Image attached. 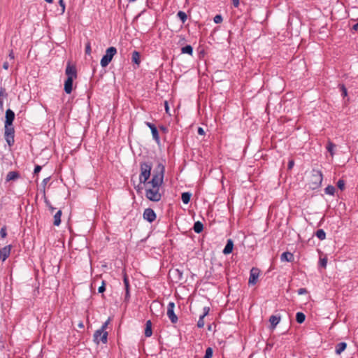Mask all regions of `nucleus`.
I'll return each mask as SVG.
<instances>
[{"label":"nucleus","instance_id":"obj_13","mask_svg":"<svg viewBox=\"0 0 358 358\" xmlns=\"http://www.w3.org/2000/svg\"><path fill=\"white\" fill-rule=\"evenodd\" d=\"M280 321V316L278 315L270 316V330H273Z\"/></svg>","mask_w":358,"mask_h":358},{"label":"nucleus","instance_id":"obj_5","mask_svg":"<svg viewBox=\"0 0 358 358\" xmlns=\"http://www.w3.org/2000/svg\"><path fill=\"white\" fill-rule=\"evenodd\" d=\"M117 53V49L115 47H110L108 48L106 51V54L103 56V57L101 59V65L102 67L107 66L109 63L111 62L113 57L114 55Z\"/></svg>","mask_w":358,"mask_h":358},{"label":"nucleus","instance_id":"obj_42","mask_svg":"<svg viewBox=\"0 0 358 358\" xmlns=\"http://www.w3.org/2000/svg\"><path fill=\"white\" fill-rule=\"evenodd\" d=\"M105 286H106L105 281H102L101 285L99 287V289H98L99 293H103L106 290Z\"/></svg>","mask_w":358,"mask_h":358},{"label":"nucleus","instance_id":"obj_25","mask_svg":"<svg viewBox=\"0 0 358 358\" xmlns=\"http://www.w3.org/2000/svg\"><path fill=\"white\" fill-rule=\"evenodd\" d=\"M192 194L189 192H183L181 195V199L185 204H187L190 201Z\"/></svg>","mask_w":358,"mask_h":358},{"label":"nucleus","instance_id":"obj_14","mask_svg":"<svg viewBox=\"0 0 358 358\" xmlns=\"http://www.w3.org/2000/svg\"><path fill=\"white\" fill-rule=\"evenodd\" d=\"M74 79L67 78L64 83V91L66 94H70L73 90V81Z\"/></svg>","mask_w":358,"mask_h":358},{"label":"nucleus","instance_id":"obj_29","mask_svg":"<svg viewBox=\"0 0 358 358\" xmlns=\"http://www.w3.org/2000/svg\"><path fill=\"white\" fill-rule=\"evenodd\" d=\"M335 147H336V145L331 141H329L327 145V149L329 152V153L331 156H333L334 155V150Z\"/></svg>","mask_w":358,"mask_h":358},{"label":"nucleus","instance_id":"obj_1","mask_svg":"<svg viewBox=\"0 0 358 358\" xmlns=\"http://www.w3.org/2000/svg\"><path fill=\"white\" fill-rule=\"evenodd\" d=\"M4 138L8 145L11 147L15 143V129L13 122L15 119V113L11 109H7L5 115Z\"/></svg>","mask_w":358,"mask_h":358},{"label":"nucleus","instance_id":"obj_17","mask_svg":"<svg viewBox=\"0 0 358 358\" xmlns=\"http://www.w3.org/2000/svg\"><path fill=\"white\" fill-rule=\"evenodd\" d=\"M20 175L17 171H10L8 173V174L6 176V181L9 182L11 180H15L20 178Z\"/></svg>","mask_w":358,"mask_h":358},{"label":"nucleus","instance_id":"obj_48","mask_svg":"<svg viewBox=\"0 0 358 358\" xmlns=\"http://www.w3.org/2000/svg\"><path fill=\"white\" fill-rule=\"evenodd\" d=\"M298 294L299 295L306 294L308 292L307 289L306 288H300L297 291Z\"/></svg>","mask_w":358,"mask_h":358},{"label":"nucleus","instance_id":"obj_20","mask_svg":"<svg viewBox=\"0 0 358 358\" xmlns=\"http://www.w3.org/2000/svg\"><path fill=\"white\" fill-rule=\"evenodd\" d=\"M131 61L133 63H134L137 66H139V64L141 63V55L138 51L134 50L132 52Z\"/></svg>","mask_w":358,"mask_h":358},{"label":"nucleus","instance_id":"obj_26","mask_svg":"<svg viewBox=\"0 0 358 358\" xmlns=\"http://www.w3.org/2000/svg\"><path fill=\"white\" fill-rule=\"evenodd\" d=\"M181 52L183 54H188L189 55H192L193 48L190 45H187L182 48Z\"/></svg>","mask_w":358,"mask_h":358},{"label":"nucleus","instance_id":"obj_3","mask_svg":"<svg viewBox=\"0 0 358 358\" xmlns=\"http://www.w3.org/2000/svg\"><path fill=\"white\" fill-rule=\"evenodd\" d=\"M152 166L150 162L141 163V174L139 176V180L141 183H145L150 178Z\"/></svg>","mask_w":358,"mask_h":358},{"label":"nucleus","instance_id":"obj_12","mask_svg":"<svg viewBox=\"0 0 358 358\" xmlns=\"http://www.w3.org/2000/svg\"><path fill=\"white\" fill-rule=\"evenodd\" d=\"M259 275V270L257 268H252L250 273V278L248 280L249 285H255Z\"/></svg>","mask_w":358,"mask_h":358},{"label":"nucleus","instance_id":"obj_52","mask_svg":"<svg viewBox=\"0 0 358 358\" xmlns=\"http://www.w3.org/2000/svg\"><path fill=\"white\" fill-rule=\"evenodd\" d=\"M231 1L234 7H238L239 6V0H231Z\"/></svg>","mask_w":358,"mask_h":358},{"label":"nucleus","instance_id":"obj_27","mask_svg":"<svg viewBox=\"0 0 358 358\" xmlns=\"http://www.w3.org/2000/svg\"><path fill=\"white\" fill-rule=\"evenodd\" d=\"M305 319H306V315L303 313L298 312L296 313V320L298 323L302 324L305 321Z\"/></svg>","mask_w":358,"mask_h":358},{"label":"nucleus","instance_id":"obj_31","mask_svg":"<svg viewBox=\"0 0 358 358\" xmlns=\"http://www.w3.org/2000/svg\"><path fill=\"white\" fill-rule=\"evenodd\" d=\"M155 308H160L163 309V306L162 303L157 302V301H153L150 306V310L153 313V309Z\"/></svg>","mask_w":358,"mask_h":358},{"label":"nucleus","instance_id":"obj_50","mask_svg":"<svg viewBox=\"0 0 358 358\" xmlns=\"http://www.w3.org/2000/svg\"><path fill=\"white\" fill-rule=\"evenodd\" d=\"M42 167L39 165H36L34 168V174H36L38 173H39L41 170Z\"/></svg>","mask_w":358,"mask_h":358},{"label":"nucleus","instance_id":"obj_11","mask_svg":"<svg viewBox=\"0 0 358 358\" xmlns=\"http://www.w3.org/2000/svg\"><path fill=\"white\" fill-rule=\"evenodd\" d=\"M156 213L152 208H146L143 212V218L149 222H152L156 220Z\"/></svg>","mask_w":358,"mask_h":358},{"label":"nucleus","instance_id":"obj_61","mask_svg":"<svg viewBox=\"0 0 358 358\" xmlns=\"http://www.w3.org/2000/svg\"><path fill=\"white\" fill-rule=\"evenodd\" d=\"M266 348L268 346V342H266Z\"/></svg>","mask_w":358,"mask_h":358},{"label":"nucleus","instance_id":"obj_64","mask_svg":"<svg viewBox=\"0 0 358 358\" xmlns=\"http://www.w3.org/2000/svg\"><path fill=\"white\" fill-rule=\"evenodd\" d=\"M268 11H267V13H266V15L268 16Z\"/></svg>","mask_w":358,"mask_h":358},{"label":"nucleus","instance_id":"obj_43","mask_svg":"<svg viewBox=\"0 0 358 358\" xmlns=\"http://www.w3.org/2000/svg\"><path fill=\"white\" fill-rule=\"evenodd\" d=\"M320 264L322 267L326 268L327 264V258L320 259Z\"/></svg>","mask_w":358,"mask_h":358},{"label":"nucleus","instance_id":"obj_22","mask_svg":"<svg viewBox=\"0 0 358 358\" xmlns=\"http://www.w3.org/2000/svg\"><path fill=\"white\" fill-rule=\"evenodd\" d=\"M346 347L347 344L345 342L338 343L336 346V353L337 355H341L346 349Z\"/></svg>","mask_w":358,"mask_h":358},{"label":"nucleus","instance_id":"obj_23","mask_svg":"<svg viewBox=\"0 0 358 358\" xmlns=\"http://www.w3.org/2000/svg\"><path fill=\"white\" fill-rule=\"evenodd\" d=\"M62 210H58L54 215L53 224L55 226H59L61 223Z\"/></svg>","mask_w":358,"mask_h":358},{"label":"nucleus","instance_id":"obj_45","mask_svg":"<svg viewBox=\"0 0 358 358\" xmlns=\"http://www.w3.org/2000/svg\"><path fill=\"white\" fill-rule=\"evenodd\" d=\"M341 92H342V95L343 96H346L347 94H348V92H347V89H346V87H345L344 85H341Z\"/></svg>","mask_w":358,"mask_h":358},{"label":"nucleus","instance_id":"obj_6","mask_svg":"<svg viewBox=\"0 0 358 358\" xmlns=\"http://www.w3.org/2000/svg\"><path fill=\"white\" fill-rule=\"evenodd\" d=\"M323 179V176L321 171L319 170H313L312 176H311V188L313 189H317L320 187Z\"/></svg>","mask_w":358,"mask_h":358},{"label":"nucleus","instance_id":"obj_33","mask_svg":"<svg viewBox=\"0 0 358 358\" xmlns=\"http://www.w3.org/2000/svg\"><path fill=\"white\" fill-rule=\"evenodd\" d=\"M8 94L6 93V89L3 87L0 88V99H6Z\"/></svg>","mask_w":358,"mask_h":358},{"label":"nucleus","instance_id":"obj_54","mask_svg":"<svg viewBox=\"0 0 358 358\" xmlns=\"http://www.w3.org/2000/svg\"><path fill=\"white\" fill-rule=\"evenodd\" d=\"M9 67V64H8V62H5L3 64V68L6 70H7Z\"/></svg>","mask_w":358,"mask_h":358},{"label":"nucleus","instance_id":"obj_55","mask_svg":"<svg viewBox=\"0 0 358 358\" xmlns=\"http://www.w3.org/2000/svg\"><path fill=\"white\" fill-rule=\"evenodd\" d=\"M165 110H166V112L168 113L169 112V106H168V102L166 101L165 103Z\"/></svg>","mask_w":358,"mask_h":358},{"label":"nucleus","instance_id":"obj_63","mask_svg":"<svg viewBox=\"0 0 358 358\" xmlns=\"http://www.w3.org/2000/svg\"><path fill=\"white\" fill-rule=\"evenodd\" d=\"M136 0H129V1L131 2V1H135Z\"/></svg>","mask_w":358,"mask_h":358},{"label":"nucleus","instance_id":"obj_56","mask_svg":"<svg viewBox=\"0 0 358 358\" xmlns=\"http://www.w3.org/2000/svg\"><path fill=\"white\" fill-rule=\"evenodd\" d=\"M0 108L1 110H3V99H0Z\"/></svg>","mask_w":358,"mask_h":358},{"label":"nucleus","instance_id":"obj_40","mask_svg":"<svg viewBox=\"0 0 358 358\" xmlns=\"http://www.w3.org/2000/svg\"><path fill=\"white\" fill-rule=\"evenodd\" d=\"M45 203L46 206L48 207L49 210L51 211V213H53L55 208L51 205L50 202L47 199H45Z\"/></svg>","mask_w":358,"mask_h":358},{"label":"nucleus","instance_id":"obj_10","mask_svg":"<svg viewBox=\"0 0 358 358\" xmlns=\"http://www.w3.org/2000/svg\"><path fill=\"white\" fill-rule=\"evenodd\" d=\"M145 124L150 129L153 139L155 141V142L157 144H159L160 138L159 136L158 130H157V127H155V125L149 122H145Z\"/></svg>","mask_w":358,"mask_h":358},{"label":"nucleus","instance_id":"obj_16","mask_svg":"<svg viewBox=\"0 0 358 358\" xmlns=\"http://www.w3.org/2000/svg\"><path fill=\"white\" fill-rule=\"evenodd\" d=\"M233 248H234L233 241L231 239H228L222 252L224 255H229L232 252Z\"/></svg>","mask_w":358,"mask_h":358},{"label":"nucleus","instance_id":"obj_53","mask_svg":"<svg viewBox=\"0 0 358 358\" xmlns=\"http://www.w3.org/2000/svg\"><path fill=\"white\" fill-rule=\"evenodd\" d=\"M159 129L161 131H162L164 133L167 132V131H168L167 128L163 125L160 126Z\"/></svg>","mask_w":358,"mask_h":358},{"label":"nucleus","instance_id":"obj_49","mask_svg":"<svg viewBox=\"0 0 358 358\" xmlns=\"http://www.w3.org/2000/svg\"><path fill=\"white\" fill-rule=\"evenodd\" d=\"M209 311H210V308L209 307H204L203 308V313L201 315H203V317H206L208 313H209Z\"/></svg>","mask_w":358,"mask_h":358},{"label":"nucleus","instance_id":"obj_21","mask_svg":"<svg viewBox=\"0 0 358 358\" xmlns=\"http://www.w3.org/2000/svg\"><path fill=\"white\" fill-rule=\"evenodd\" d=\"M152 334V322L150 320H148L145 323V336L146 337H150Z\"/></svg>","mask_w":358,"mask_h":358},{"label":"nucleus","instance_id":"obj_32","mask_svg":"<svg viewBox=\"0 0 358 358\" xmlns=\"http://www.w3.org/2000/svg\"><path fill=\"white\" fill-rule=\"evenodd\" d=\"M178 17L182 21V23H185L187 19V14L183 11H179L177 14Z\"/></svg>","mask_w":358,"mask_h":358},{"label":"nucleus","instance_id":"obj_62","mask_svg":"<svg viewBox=\"0 0 358 358\" xmlns=\"http://www.w3.org/2000/svg\"><path fill=\"white\" fill-rule=\"evenodd\" d=\"M266 224H268V217L266 218Z\"/></svg>","mask_w":358,"mask_h":358},{"label":"nucleus","instance_id":"obj_57","mask_svg":"<svg viewBox=\"0 0 358 358\" xmlns=\"http://www.w3.org/2000/svg\"><path fill=\"white\" fill-rule=\"evenodd\" d=\"M352 29L355 31H357L358 30V22L356 23L353 27H352Z\"/></svg>","mask_w":358,"mask_h":358},{"label":"nucleus","instance_id":"obj_60","mask_svg":"<svg viewBox=\"0 0 358 358\" xmlns=\"http://www.w3.org/2000/svg\"><path fill=\"white\" fill-rule=\"evenodd\" d=\"M45 1L48 3H52L53 1V0H45Z\"/></svg>","mask_w":358,"mask_h":358},{"label":"nucleus","instance_id":"obj_15","mask_svg":"<svg viewBox=\"0 0 358 358\" xmlns=\"http://www.w3.org/2000/svg\"><path fill=\"white\" fill-rule=\"evenodd\" d=\"M10 247L6 246L1 250H0V259H2L3 261H5L10 255Z\"/></svg>","mask_w":358,"mask_h":358},{"label":"nucleus","instance_id":"obj_46","mask_svg":"<svg viewBox=\"0 0 358 358\" xmlns=\"http://www.w3.org/2000/svg\"><path fill=\"white\" fill-rule=\"evenodd\" d=\"M50 180V177H48V178H45L43 179V182H42V185H43V193L45 194V187L47 184V182Z\"/></svg>","mask_w":358,"mask_h":358},{"label":"nucleus","instance_id":"obj_41","mask_svg":"<svg viewBox=\"0 0 358 358\" xmlns=\"http://www.w3.org/2000/svg\"><path fill=\"white\" fill-rule=\"evenodd\" d=\"M0 235L2 238H5L7 236L6 227H3L0 230Z\"/></svg>","mask_w":358,"mask_h":358},{"label":"nucleus","instance_id":"obj_34","mask_svg":"<svg viewBox=\"0 0 358 358\" xmlns=\"http://www.w3.org/2000/svg\"><path fill=\"white\" fill-rule=\"evenodd\" d=\"M204 317L203 315H200L199 319L197 322V327L199 328H203L204 327Z\"/></svg>","mask_w":358,"mask_h":358},{"label":"nucleus","instance_id":"obj_47","mask_svg":"<svg viewBox=\"0 0 358 358\" xmlns=\"http://www.w3.org/2000/svg\"><path fill=\"white\" fill-rule=\"evenodd\" d=\"M294 165V161L293 159H290L288 162L287 169L291 170L293 168Z\"/></svg>","mask_w":358,"mask_h":358},{"label":"nucleus","instance_id":"obj_2","mask_svg":"<svg viewBox=\"0 0 358 358\" xmlns=\"http://www.w3.org/2000/svg\"><path fill=\"white\" fill-rule=\"evenodd\" d=\"M165 167L163 164H159L157 167L156 173L152 176V180L148 182L150 187H160L163 183Z\"/></svg>","mask_w":358,"mask_h":358},{"label":"nucleus","instance_id":"obj_44","mask_svg":"<svg viewBox=\"0 0 358 358\" xmlns=\"http://www.w3.org/2000/svg\"><path fill=\"white\" fill-rule=\"evenodd\" d=\"M110 322V318L108 319L101 326V327L99 329H103V331H106V329L107 328L108 324Z\"/></svg>","mask_w":358,"mask_h":358},{"label":"nucleus","instance_id":"obj_8","mask_svg":"<svg viewBox=\"0 0 358 358\" xmlns=\"http://www.w3.org/2000/svg\"><path fill=\"white\" fill-rule=\"evenodd\" d=\"M175 303L173 302H169L167 306V316L170 319L173 324H176L178 322V317L174 313Z\"/></svg>","mask_w":358,"mask_h":358},{"label":"nucleus","instance_id":"obj_38","mask_svg":"<svg viewBox=\"0 0 358 358\" xmlns=\"http://www.w3.org/2000/svg\"><path fill=\"white\" fill-rule=\"evenodd\" d=\"M59 4L61 7V13L63 14L65 11V7H66V4H65V2L64 0H59Z\"/></svg>","mask_w":358,"mask_h":358},{"label":"nucleus","instance_id":"obj_35","mask_svg":"<svg viewBox=\"0 0 358 358\" xmlns=\"http://www.w3.org/2000/svg\"><path fill=\"white\" fill-rule=\"evenodd\" d=\"M213 356V349L208 348L206 350V354L203 358H211Z\"/></svg>","mask_w":358,"mask_h":358},{"label":"nucleus","instance_id":"obj_19","mask_svg":"<svg viewBox=\"0 0 358 358\" xmlns=\"http://www.w3.org/2000/svg\"><path fill=\"white\" fill-rule=\"evenodd\" d=\"M280 259L282 261L292 262L294 261V255L289 252H284L280 256Z\"/></svg>","mask_w":358,"mask_h":358},{"label":"nucleus","instance_id":"obj_39","mask_svg":"<svg viewBox=\"0 0 358 358\" xmlns=\"http://www.w3.org/2000/svg\"><path fill=\"white\" fill-rule=\"evenodd\" d=\"M91 44L90 42H87L85 45V54L90 55L91 54Z\"/></svg>","mask_w":358,"mask_h":358},{"label":"nucleus","instance_id":"obj_51","mask_svg":"<svg viewBox=\"0 0 358 358\" xmlns=\"http://www.w3.org/2000/svg\"><path fill=\"white\" fill-rule=\"evenodd\" d=\"M197 131L199 135H203L205 134L204 130L202 127H199Z\"/></svg>","mask_w":358,"mask_h":358},{"label":"nucleus","instance_id":"obj_18","mask_svg":"<svg viewBox=\"0 0 358 358\" xmlns=\"http://www.w3.org/2000/svg\"><path fill=\"white\" fill-rule=\"evenodd\" d=\"M123 281H124L125 292H126L125 293V299H127L130 296V294H129V279L127 278V274L125 273H124Z\"/></svg>","mask_w":358,"mask_h":358},{"label":"nucleus","instance_id":"obj_24","mask_svg":"<svg viewBox=\"0 0 358 358\" xmlns=\"http://www.w3.org/2000/svg\"><path fill=\"white\" fill-rule=\"evenodd\" d=\"M193 229L194 232L199 234L203 231V225L200 221H197L194 223Z\"/></svg>","mask_w":358,"mask_h":358},{"label":"nucleus","instance_id":"obj_36","mask_svg":"<svg viewBox=\"0 0 358 358\" xmlns=\"http://www.w3.org/2000/svg\"><path fill=\"white\" fill-rule=\"evenodd\" d=\"M222 20L223 19L221 15H216L213 18V21L216 24L221 23L222 22Z\"/></svg>","mask_w":358,"mask_h":358},{"label":"nucleus","instance_id":"obj_30","mask_svg":"<svg viewBox=\"0 0 358 358\" xmlns=\"http://www.w3.org/2000/svg\"><path fill=\"white\" fill-rule=\"evenodd\" d=\"M335 191H336V188L333 185H328L324 189V192L327 194H329V195H334L335 193Z\"/></svg>","mask_w":358,"mask_h":358},{"label":"nucleus","instance_id":"obj_58","mask_svg":"<svg viewBox=\"0 0 358 358\" xmlns=\"http://www.w3.org/2000/svg\"><path fill=\"white\" fill-rule=\"evenodd\" d=\"M9 57L11 58V59H13L14 58V55H13V52H11L10 54H9Z\"/></svg>","mask_w":358,"mask_h":358},{"label":"nucleus","instance_id":"obj_28","mask_svg":"<svg viewBox=\"0 0 358 358\" xmlns=\"http://www.w3.org/2000/svg\"><path fill=\"white\" fill-rule=\"evenodd\" d=\"M316 236L321 241L326 238V233L323 229H318L315 233Z\"/></svg>","mask_w":358,"mask_h":358},{"label":"nucleus","instance_id":"obj_9","mask_svg":"<svg viewBox=\"0 0 358 358\" xmlns=\"http://www.w3.org/2000/svg\"><path fill=\"white\" fill-rule=\"evenodd\" d=\"M65 73L67 78H71L72 79H76L77 78V70L75 66L71 65L69 62L67 63Z\"/></svg>","mask_w":358,"mask_h":358},{"label":"nucleus","instance_id":"obj_4","mask_svg":"<svg viewBox=\"0 0 358 358\" xmlns=\"http://www.w3.org/2000/svg\"><path fill=\"white\" fill-rule=\"evenodd\" d=\"M145 196L150 201L157 202L162 199V194L159 192V187H148L145 189Z\"/></svg>","mask_w":358,"mask_h":358},{"label":"nucleus","instance_id":"obj_59","mask_svg":"<svg viewBox=\"0 0 358 358\" xmlns=\"http://www.w3.org/2000/svg\"><path fill=\"white\" fill-rule=\"evenodd\" d=\"M268 103H266V108H265V110H266V112H267V111H268Z\"/></svg>","mask_w":358,"mask_h":358},{"label":"nucleus","instance_id":"obj_37","mask_svg":"<svg viewBox=\"0 0 358 358\" xmlns=\"http://www.w3.org/2000/svg\"><path fill=\"white\" fill-rule=\"evenodd\" d=\"M337 187L343 190L345 188V181L340 179L337 182Z\"/></svg>","mask_w":358,"mask_h":358},{"label":"nucleus","instance_id":"obj_7","mask_svg":"<svg viewBox=\"0 0 358 358\" xmlns=\"http://www.w3.org/2000/svg\"><path fill=\"white\" fill-rule=\"evenodd\" d=\"M108 341V332L103 331V329H97L94 334V341L99 344L106 343Z\"/></svg>","mask_w":358,"mask_h":358}]
</instances>
